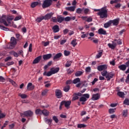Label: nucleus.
Here are the masks:
<instances>
[{"label":"nucleus","mask_w":129,"mask_h":129,"mask_svg":"<svg viewBox=\"0 0 129 129\" xmlns=\"http://www.w3.org/2000/svg\"><path fill=\"white\" fill-rule=\"evenodd\" d=\"M59 70H60V69L59 68H51L50 71L47 73V72H44L43 73L44 76H51V75H53V74H56V73H58L59 72Z\"/></svg>","instance_id":"obj_1"},{"label":"nucleus","mask_w":129,"mask_h":129,"mask_svg":"<svg viewBox=\"0 0 129 129\" xmlns=\"http://www.w3.org/2000/svg\"><path fill=\"white\" fill-rule=\"evenodd\" d=\"M97 15L99 16L100 19L107 18V10L106 9V7L102 8L100 11L97 13Z\"/></svg>","instance_id":"obj_2"},{"label":"nucleus","mask_w":129,"mask_h":129,"mask_svg":"<svg viewBox=\"0 0 129 129\" xmlns=\"http://www.w3.org/2000/svg\"><path fill=\"white\" fill-rule=\"evenodd\" d=\"M17 45V39L14 37H12L11 38V43L9 44L6 49H14L15 46Z\"/></svg>","instance_id":"obj_3"},{"label":"nucleus","mask_w":129,"mask_h":129,"mask_svg":"<svg viewBox=\"0 0 129 129\" xmlns=\"http://www.w3.org/2000/svg\"><path fill=\"white\" fill-rule=\"evenodd\" d=\"M52 5V0H45L42 4V8L46 9L49 8Z\"/></svg>","instance_id":"obj_4"},{"label":"nucleus","mask_w":129,"mask_h":129,"mask_svg":"<svg viewBox=\"0 0 129 129\" xmlns=\"http://www.w3.org/2000/svg\"><path fill=\"white\" fill-rule=\"evenodd\" d=\"M90 97L89 94H85L82 95V96L80 98V101L81 102H85L88 98Z\"/></svg>","instance_id":"obj_5"},{"label":"nucleus","mask_w":129,"mask_h":129,"mask_svg":"<svg viewBox=\"0 0 129 129\" xmlns=\"http://www.w3.org/2000/svg\"><path fill=\"white\" fill-rule=\"evenodd\" d=\"M33 114H34V113L33 112V111L31 110H28L24 112L23 113H21V116H23V115H25V116L31 117V116H33Z\"/></svg>","instance_id":"obj_6"},{"label":"nucleus","mask_w":129,"mask_h":129,"mask_svg":"<svg viewBox=\"0 0 129 129\" xmlns=\"http://www.w3.org/2000/svg\"><path fill=\"white\" fill-rule=\"evenodd\" d=\"M7 16L3 15L2 18L0 19V23H3L5 26L8 27L9 26V24L7 23Z\"/></svg>","instance_id":"obj_7"},{"label":"nucleus","mask_w":129,"mask_h":129,"mask_svg":"<svg viewBox=\"0 0 129 129\" xmlns=\"http://www.w3.org/2000/svg\"><path fill=\"white\" fill-rule=\"evenodd\" d=\"M61 104H63L65 107L69 109V108H70V105H71V101H61Z\"/></svg>","instance_id":"obj_8"},{"label":"nucleus","mask_w":129,"mask_h":129,"mask_svg":"<svg viewBox=\"0 0 129 129\" xmlns=\"http://www.w3.org/2000/svg\"><path fill=\"white\" fill-rule=\"evenodd\" d=\"M106 69H107V65L106 64H102L97 67V70L100 72L106 70Z\"/></svg>","instance_id":"obj_9"},{"label":"nucleus","mask_w":129,"mask_h":129,"mask_svg":"<svg viewBox=\"0 0 129 129\" xmlns=\"http://www.w3.org/2000/svg\"><path fill=\"white\" fill-rule=\"evenodd\" d=\"M55 96L57 98H61L63 96L62 91L59 89L55 90Z\"/></svg>","instance_id":"obj_10"},{"label":"nucleus","mask_w":129,"mask_h":129,"mask_svg":"<svg viewBox=\"0 0 129 129\" xmlns=\"http://www.w3.org/2000/svg\"><path fill=\"white\" fill-rule=\"evenodd\" d=\"M100 98V95L98 93L97 94H94L92 95L91 99L92 100H93L94 101L95 100H98Z\"/></svg>","instance_id":"obj_11"},{"label":"nucleus","mask_w":129,"mask_h":129,"mask_svg":"<svg viewBox=\"0 0 129 129\" xmlns=\"http://www.w3.org/2000/svg\"><path fill=\"white\" fill-rule=\"evenodd\" d=\"M116 45H117L116 42H114V41H112V44L108 43V46L109 48H110V49H112V50L114 49Z\"/></svg>","instance_id":"obj_12"},{"label":"nucleus","mask_w":129,"mask_h":129,"mask_svg":"<svg viewBox=\"0 0 129 129\" xmlns=\"http://www.w3.org/2000/svg\"><path fill=\"white\" fill-rule=\"evenodd\" d=\"M35 88V86L33 85L32 83H29L27 86V90L29 91L31 90H33V89Z\"/></svg>","instance_id":"obj_13"},{"label":"nucleus","mask_w":129,"mask_h":129,"mask_svg":"<svg viewBox=\"0 0 129 129\" xmlns=\"http://www.w3.org/2000/svg\"><path fill=\"white\" fill-rule=\"evenodd\" d=\"M53 15L54 13L51 12L45 15L44 16H43V18H44V20H50V18H52V16Z\"/></svg>","instance_id":"obj_14"},{"label":"nucleus","mask_w":129,"mask_h":129,"mask_svg":"<svg viewBox=\"0 0 129 129\" xmlns=\"http://www.w3.org/2000/svg\"><path fill=\"white\" fill-rule=\"evenodd\" d=\"M111 24H113V26H117L119 24V18H116L111 20Z\"/></svg>","instance_id":"obj_15"},{"label":"nucleus","mask_w":129,"mask_h":129,"mask_svg":"<svg viewBox=\"0 0 129 129\" xmlns=\"http://www.w3.org/2000/svg\"><path fill=\"white\" fill-rule=\"evenodd\" d=\"M113 74L111 73H108L107 74V76H106V78L107 80V81H109L111 79V78H113Z\"/></svg>","instance_id":"obj_16"},{"label":"nucleus","mask_w":129,"mask_h":129,"mask_svg":"<svg viewBox=\"0 0 129 129\" xmlns=\"http://www.w3.org/2000/svg\"><path fill=\"white\" fill-rule=\"evenodd\" d=\"M52 57V54L48 53L47 54H44L43 55V58L44 60H49Z\"/></svg>","instance_id":"obj_17"},{"label":"nucleus","mask_w":129,"mask_h":129,"mask_svg":"<svg viewBox=\"0 0 129 129\" xmlns=\"http://www.w3.org/2000/svg\"><path fill=\"white\" fill-rule=\"evenodd\" d=\"M52 30H53V33H58V32H59V31H60V28H59V26L54 25L52 27Z\"/></svg>","instance_id":"obj_18"},{"label":"nucleus","mask_w":129,"mask_h":129,"mask_svg":"<svg viewBox=\"0 0 129 129\" xmlns=\"http://www.w3.org/2000/svg\"><path fill=\"white\" fill-rule=\"evenodd\" d=\"M98 33L100 35H106V31L102 28H100L98 31Z\"/></svg>","instance_id":"obj_19"},{"label":"nucleus","mask_w":129,"mask_h":129,"mask_svg":"<svg viewBox=\"0 0 129 129\" xmlns=\"http://www.w3.org/2000/svg\"><path fill=\"white\" fill-rule=\"evenodd\" d=\"M83 73H84V72L83 71H78L75 73V75L76 77H79V76H81L82 75H83Z\"/></svg>","instance_id":"obj_20"},{"label":"nucleus","mask_w":129,"mask_h":129,"mask_svg":"<svg viewBox=\"0 0 129 129\" xmlns=\"http://www.w3.org/2000/svg\"><path fill=\"white\" fill-rule=\"evenodd\" d=\"M41 58L42 57L41 56H39L37 57L33 61V64H37V63H39L40 61L41 60Z\"/></svg>","instance_id":"obj_21"},{"label":"nucleus","mask_w":129,"mask_h":129,"mask_svg":"<svg viewBox=\"0 0 129 129\" xmlns=\"http://www.w3.org/2000/svg\"><path fill=\"white\" fill-rule=\"evenodd\" d=\"M117 95H118V96L121 98H124V96L125 94H124L123 92L118 91L117 93Z\"/></svg>","instance_id":"obj_22"},{"label":"nucleus","mask_w":129,"mask_h":129,"mask_svg":"<svg viewBox=\"0 0 129 129\" xmlns=\"http://www.w3.org/2000/svg\"><path fill=\"white\" fill-rule=\"evenodd\" d=\"M118 68L121 71H125L126 70V66L125 64H121L118 67Z\"/></svg>","instance_id":"obj_23"},{"label":"nucleus","mask_w":129,"mask_h":129,"mask_svg":"<svg viewBox=\"0 0 129 129\" xmlns=\"http://www.w3.org/2000/svg\"><path fill=\"white\" fill-rule=\"evenodd\" d=\"M75 9H76V7L75 6H72L66 8V10H67V11H70V12H74V11H75Z\"/></svg>","instance_id":"obj_24"},{"label":"nucleus","mask_w":129,"mask_h":129,"mask_svg":"<svg viewBox=\"0 0 129 129\" xmlns=\"http://www.w3.org/2000/svg\"><path fill=\"white\" fill-rule=\"evenodd\" d=\"M111 25V20H109L108 22L104 24V28H105V29H107V28H109V27H110Z\"/></svg>","instance_id":"obj_25"},{"label":"nucleus","mask_w":129,"mask_h":129,"mask_svg":"<svg viewBox=\"0 0 129 129\" xmlns=\"http://www.w3.org/2000/svg\"><path fill=\"white\" fill-rule=\"evenodd\" d=\"M62 56V53L59 52L58 53H57L54 57L53 58V60L54 61H55V60H57V59H59V58H60V57H61Z\"/></svg>","instance_id":"obj_26"},{"label":"nucleus","mask_w":129,"mask_h":129,"mask_svg":"<svg viewBox=\"0 0 129 129\" xmlns=\"http://www.w3.org/2000/svg\"><path fill=\"white\" fill-rule=\"evenodd\" d=\"M42 114H43L45 116H48V115H49V111L43 109L42 110Z\"/></svg>","instance_id":"obj_27"},{"label":"nucleus","mask_w":129,"mask_h":129,"mask_svg":"<svg viewBox=\"0 0 129 129\" xmlns=\"http://www.w3.org/2000/svg\"><path fill=\"white\" fill-rule=\"evenodd\" d=\"M44 121H45V122H46V123L48 124V125H50L51 124L52 120L51 119H47V118H45L44 119Z\"/></svg>","instance_id":"obj_28"},{"label":"nucleus","mask_w":129,"mask_h":129,"mask_svg":"<svg viewBox=\"0 0 129 129\" xmlns=\"http://www.w3.org/2000/svg\"><path fill=\"white\" fill-rule=\"evenodd\" d=\"M19 96H20L22 99H25L28 97V95L25 94H19Z\"/></svg>","instance_id":"obj_29"},{"label":"nucleus","mask_w":129,"mask_h":129,"mask_svg":"<svg viewBox=\"0 0 129 129\" xmlns=\"http://www.w3.org/2000/svg\"><path fill=\"white\" fill-rule=\"evenodd\" d=\"M64 21V17H62L61 16L57 17V22L58 23H61L62 22Z\"/></svg>","instance_id":"obj_30"},{"label":"nucleus","mask_w":129,"mask_h":129,"mask_svg":"<svg viewBox=\"0 0 129 129\" xmlns=\"http://www.w3.org/2000/svg\"><path fill=\"white\" fill-rule=\"evenodd\" d=\"M103 52V51L101 50L100 51L98 54L96 55V58H97V59L100 58V57H101V56H102V53Z\"/></svg>","instance_id":"obj_31"},{"label":"nucleus","mask_w":129,"mask_h":129,"mask_svg":"<svg viewBox=\"0 0 129 129\" xmlns=\"http://www.w3.org/2000/svg\"><path fill=\"white\" fill-rule=\"evenodd\" d=\"M79 82H80V79L79 78H76L73 81V83L74 84L79 83Z\"/></svg>","instance_id":"obj_32"},{"label":"nucleus","mask_w":129,"mask_h":129,"mask_svg":"<svg viewBox=\"0 0 129 129\" xmlns=\"http://www.w3.org/2000/svg\"><path fill=\"white\" fill-rule=\"evenodd\" d=\"M38 5H39V3L37 2H35L31 3V8H34L37 7V6H38Z\"/></svg>","instance_id":"obj_33"},{"label":"nucleus","mask_w":129,"mask_h":129,"mask_svg":"<svg viewBox=\"0 0 129 129\" xmlns=\"http://www.w3.org/2000/svg\"><path fill=\"white\" fill-rule=\"evenodd\" d=\"M71 64H72V61L71 60H68L67 63H66V67L68 68L71 66Z\"/></svg>","instance_id":"obj_34"},{"label":"nucleus","mask_w":129,"mask_h":129,"mask_svg":"<svg viewBox=\"0 0 129 129\" xmlns=\"http://www.w3.org/2000/svg\"><path fill=\"white\" fill-rule=\"evenodd\" d=\"M92 41L94 44H98V42H99V39H98V38L93 37Z\"/></svg>","instance_id":"obj_35"},{"label":"nucleus","mask_w":129,"mask_h":129,"mask_svg":"<svg viewBox=\"0 0 129 129\" xmlns=\"http://www.w3.org/2000/svg\"><path fill=\"white\" fill-rule=\"evenodd\" d=\"M114 42H115V43H117V44H118V45H121V44H122L121 39H118V40L114 39Z\"/></svg>","instance_id":"obj_36"},{"label":"nucleus","mask_w":129,"mask_h":129,"mask_svg":"<svg viewBox=\"0 0 129 129\" xmlns=\"http://www.w3.org/2000/svg\"><path fill=\"white\" fill-rule=\"evenodd\" d=\"M71 44V45H72L73 46L75 47L76 45H77V42H76V39L73 40Z\"/></svg>","instance_id":"obj_37"},{"label":"nucleus","mask_w":129,"mask_h":129,"mask_svg":"<svg viewBox=\"0 0 129 129\" xmlns=\"http://www.w3.org/2000/svg\"><path fill=\"white\" fill-rule=\"evenodd\" d=\"M63 21L65 22H70L71 21V17L68 16L66 18L63 17Z\"/></svg>","instance_id":"obj_38"},{"label":"nucleus","mask_w":129,"mask_h":129,"mask_svg":"<svg viewBox=\"0 0 129 129\" xmlns=\"http://www.w3.org/2000/svg\"><path fill=\"white\" fill-rule=\"evenodd\" d=\"M83 9H81V8H78L77 10H76V13H77V14H81L82 13V11H83Z\"/></svg>","instance_id":"obj_39"},{"label":"nucleus","mask_w":129,"mask_h":129,"mask_svg":"<svg viewBox=\"0 0 129 129\" xmlns=\"http://www.w3.org/2000/svg\"><path fill=\"white\" fill-rule=\"evenodd\" d=\"M90 12V10L88 8H85L84 9V13L85 15H88L89 13Z\"/></svg>","instance_id":"obj_40"},{"label":"nucleus","mask_w":129,"mask_h":129,"mask_svg":"<svg viewBox=\"0 0 129 129\" xmlns=\"http://www.w3.org/2000/svg\"><path fill=\"white\" fill-rule=\"evenodd\" d=\"M43 20H45V19L44 18V17L38 18L36 19V22H37V23H41V22H42V21H43Z\"/></svg>","instance_id":"obj_41"},{"label":"nucleus","mask_w":129,"mask_h":129,"mask_svg":"<svg viewBox=\"0 0 129 129\" xmlns=\"http://www.w3.org/2000/svg\"><path fill=\"white\" fill-rule=\"evenodd\" d=\"M70 90V87L69 86H67L66 87H64L63 88V91L65 92H68Z\"/></svg>","instance_id":"obj_42"},{"label":"nucleus","mask_w":129,"mask_h":129,"mask_svg":"<svg viewBox=\"0 0 129 129\" xmlns=\"http://www.w3.org/2000/svg\"><path fill=\"white\" fill-rule=\"evenodd\" d=\"M122 115L124 117L127 116V110L126 109L123 111Z\"/></svg>","instance_id":"obj_43"},{"label":"nucleus","mask_w":129,"mask_h":129,"mask_svg":"<svg viewBox=\"0 0 129 129\" xmlns=\"http://www.w3.org/2000/svg\"><path fill=\"white\" fill-rule=\"evenodd\" d=\"M107 73H108L107 71H105V70L101 73V74L102 76H104V77L105 76V77H106V76L107 75Z\"/></svg>","instance_id":"obj_44"},{"label":"nucleus","mask_w":129,"mask_h":129,"mask_svg":"<svg viewBox=\"0 0 129 129\" xmlns=\"http://www.w3.org/2000/svg\"><path fill=\"white\" fill-rule=\"evenodd\" d=\"M52 119L55 121V123H58L59 122V120L58 119V118H57V116H53Z\"/></svg>","instance_id":"obj_45"},{"label":"nucleus","mask_w":129,"mask_h":129,"mask_svg":"<svg viewBox=\"0 0 129 129\" xmlns=\"http://www.w3.org/2000/svg\"><path fill=\"white\" fill-rule=\"evenodd\" d=\"M42 110H41L40 109H37L35 111V113L36 114H42Z\"/></svg>","instance_id":"obj_46"},{"label":"nucleus","mask_w":129,"mask_h":129,"mask_svg":"<svg viewBox=\"0 0 129 129\" xmlns=\"http://www.w3.org/2000/svg\"><path fill=\"white\" fill-rule=\"evenodd\" d=\"M123 104H125V105H129V100H128V99L126 98L124 100Z\"/></svg>","instance_id":"obj_47"},{"label":"nucleus","mask_w":129,"mask_h":129,"mask_svg":"<svg viewBox=\"0 0 129 129\" xmlns=\"http://www.w3.org/2000/svg\"><path fill=\"white\" fill-rule=\"evenodd\" d=\"M92 21H93L92 17H91V16L88 17V18L87 19V22L88 23H91V22H92Z\"/></svg>","instance_id":"obj_48"},{"label":"nucleus","mask_w":129,"mask_h":129,"mask_svg":"<svg viewBox=\"0 0 129 129\" xmlns=\"http://www.w3.org/2000/svg\"><path fill=\"white\" fill-rule=\"evenodd\" d=\"M77 126L78 128H82V127H85L86 125L84 124H78Z\"/></svg>","instance_id":"obj_49"},{"label":"nucleus","mask_w":129,"mask_h":129,"mask_svg":"<svg viewBox=\"0 0 129 129\" xmlns=\"http://www.w3.org/2000/svg\"><path fill=\"white\" fill-rule=\"evenodd\" d=\"M50 21H51V22H53V23H57V18H56V17H52Z\"/></svg>","instance_id":"obj_50"},{"label":"nucleus","mask_w":129,"mask_h":129,"mask_svg":"<svg viewBox=\"0 0 129 129\" xmlns=\"http://www.w3.org/2000/svg\"><path fill=\"white\" fill-rule=\"evenodd\" d=\"M74 71L73 70H71L70 69H68L67 71V74H72Z\"/></svg>","instance_id":"obj_51"},{"label":"nucleus","mask_w":129,"mask_h":129,"mask_svg":"<svg viewBox=\"0 0 129 129\" xmlns=\"http://www.w3.org/2000/svg\"><path fill=\"white\" fill-rule=\"evenodd\" d=\"M115 112V109H109V113L110 114H112V113H114Z\"/></svg>","instance_id":"obj_52"},{"label":"nucleus","mask_w":129,"mask_h":129,"mask_svg":"<svg viewBox=\"0 0 129 129\" xmlns=\"http://www.w3.org/2000/svg\"><path fill=\"white\" fill-rule=\"evenodd\" d=\"M85 71L88 73H90L91 71V68H90V67L86 68Z\"/></svg>","instance_id":"obj_53"},{"label":"nucleus","mask_w":129,"mask_h":129,"mask_svg":"<svg viewBox=\"0 0 129 129\" xmlns=\"http://www.w3.org/2000/svg\"><path fill=\"white\" fill-rule=\"evenodd\" d=\"M0 29L3 31H8L9 28L5 27L4 26L0 25Z\"/></svg>","instance_id":"obj_54"},{"label":"nucleus","mask_w":129,"mask_h":129,"mask_svg":"<svg viewBox=\"0 0 129 129\" xmlns=\"http://www.w3.org/2000/svg\"><path fill=\"white\" fill-rule=\"evenodd\" d=\"M64 56H69L70 55V51L64 50Z\"/></svg>","instance_id":"obj_55"},{"label":"nucleus","mask_w":129,"mask_h":129,"mask_svg":"<svg viewBox=\"0 0 129 129\" xmlns=\"http://www.w3.org/2000/svg\"><path fill=\"white\" fill-rule=\"evenodd\" d=\"M9 82H10V83H12V85H14V86H17V84L16 83V82H15V81L11 79H9Z\"/></svg>","instance_id":"obj_56"},{"label":"nucleus","mask_w":129,"mask_h":129,"mask_svg":"<svg viewBox=\"0 0 129 129\" xmlns=\"http://www.w3.org/2000/svg\"><path fill=\"white\" fill-rule=\"evenodd\" d=\"M9 123V121H6L5 123H4V125L2 126L1 129H4V127H6L7 125H8Z\"/></svg>","instance_id":"obj_57"},{"label":"nucleus","mask_w":129,"mask_h":129,"mask_svg":"<svg viewBox=\"0 0 129 129\" xmlns=\"http://www.w3.org/2000/svg\"><path fill=\"white\" fill-rule=\"evenodd\" d=\"M6 115H7V114H6V113H1L0 114V119L1 118H4V117H6Z\"/></svg>","instance_id":"obj_58"},{"label":"nucleus","mask_w":129,"mask_h":129,"mask_svg":"<svg viewBox=\"0 0 129 129\" xmlns=\"http://www.w3.org/2000/svg\"><path fill=\"white\" fill-rule=\"evenodd\" d=\"M66 42H67V40L66 39L61 40L60 41V45H64V43H66Z\"/></svg>","instance_id":"obj_59"},{"label":"nucleus","mask_w":129,"mask_h":129,"mask_svg":"<svg viewBox=\"0 0 129 129\" xmlns=\"http://www.w3.org/2000/svg\"><path fill=\"white\" fill-rule=\"evenodd\" d=\"M47 93H48V90H44L42 92L41 95H42L43 96H45V95H46Z\"/></svg>","instance_id":"obj_60"},{"label":"nucleus","mask_w":129,"mask_h":129,"mask_svg":"<svg viewBox=\"0 0 129 129\" xmlns=\"http://www.w3.org/2000/svg\"><path fill=\"white\" fill-rule=\"evenodd\" d=\"M68 32H69V30H68V29H65L63 31V35H66V34H68Z\"/></svg>","instance_id":"obj_61"},{"label":"nucleus","mask_w":129,"mask_h":129,"mask_svg":"<svg viewBox=\"0 0 129 129\" xmlns=\"http://www.w3.org/2000/svg\"><path fill=\"white\" fill-rule=\"evenodd\" d=\"M9 128L10 129H13L14 127H15V124L14 123H12L11 124H10L9 125Z\"/></svg>","instance_id":"obj_62"},{"label":"nucleus","mask_w":129,"mask_h":129,"mask_svg":"<svg viewBox=\"0 0 129 129\" xmlns=\"http://www.w3.org/2000/svg\"><path fill=\"white\" fill-rule=\"evenodd\" d=\"M12 53L14 55V57H18L19 56L18 53L15 51H12Z\"/></svg>","instance_id":"obj_63"},{"label":"nucleus","mask_w":129,"mask_h":129,"mask_svg":"<svg viewBox=\"0 0 129 129\" xmlns=\"http://www.w3.org/2000/svg\"><path fill=\"white\" fill-rule=\"evenodd\" d=\"M125 82H126V83H129V74L127 76Z\"/></svg>","instance_id":"obj_64"}]
</instances>
